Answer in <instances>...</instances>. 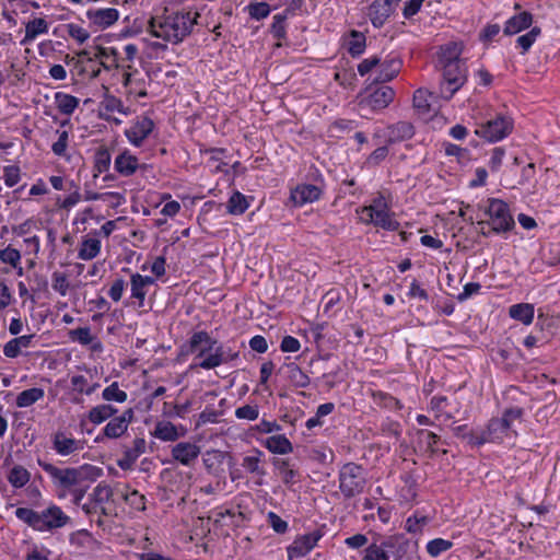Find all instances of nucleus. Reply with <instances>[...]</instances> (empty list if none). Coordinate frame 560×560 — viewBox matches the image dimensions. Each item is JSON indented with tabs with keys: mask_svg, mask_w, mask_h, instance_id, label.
Returning <instances> with one entry per match:
<instances>
[{
	"mask_svg": "<svg viewBox=\"0 0 560 560\" xmlns=\"http://www.w3.org/2000/svg\"><path fill=\"white\" fill-rule=\"evenodd\" d=\"M125 501L132 509L143 511L145 509V497L140 494L137 490H131L124 495Z\"/></svg>",
	"mask_w": 560,
	"mask_h": 560,
	"instance_id": "bf43d9fd",
	"label": "nucleus"
},
{
	"mask_svg": "<svg viewBox=\"0 0 560 560\" xmlns=\"http://www.w3.org/2000/svg\"><path fill=\"white\" fill-rule=\"evenodd\" d=\"M9 483L14 489H21L31 480V472L22 465H14L7 474Z\"/></svg>",
	"mask_w": 560,
	"mask_h": 560,
	"instance_id": "c9c22d12",
	"label": "nucleus"
},
{
	"mask_svg": "<svg viewBox=\"0 0 560 560\" xmlns=\"http://www.w3.org/2000/svg\"><path fill=\"white\" fill-rule=\"evenodd\" d=\"M463 52V47L460 44L455 42L446 43L445 45L441 46L440 52H439V65L444 66L452 63H462L466 62L465 59L460 58Z\"/></svg>",
	"mask_w": 560,
	"mask_h": 560,
	"instance_id": "bb28decb",
	"label": "nucleus"
},
{
	"mask_svg": "<svg viewBox=\"0 0 560 560\" xmlns=\"http://www.w3.org/2000/svg\"><path fill=\"white\" fill-rule=\"evenodd\" d=\"M0 260L3 264L10 265L12 268H18L21 262V253L9 245L5 248L0 249Z\"/></svg>",
	"mask_w": 560,
	"mask_h": 560,
	"instance_id": "603ef678",
	"label": "nucleus"
},
{
	"mask_svg": "<svg viewBox=\"0 0 560 560\" xmlns=\"http://www.w3.org/2000/svg\"><path fill=\"white\" fill-rule=\"evenodd\" d=\"M373 400L378 404L381 407L390 409V410H399L402 408V404L399 399L392 396L388 393L377 390L372 394Z\"/></svg>",
	"mask_w": 560,
	"mask_h": 560,
	"instance_id": "c03bdc74",
	"label": "nucleus"
},
{
	"mask_svg": "<svg viewBox=\"0 0 560 560\" xmlns=\"http://www.w3.org/2000/svg\"><path fill=\"white\" fill-rule=\"evenodd\" d=\"M533 23L532 13L524 11L510 18L504 25L503 32L505 35H514L526 28Z\"/></svg>",
	"mask_w": 560,
	"mask_h": 560,
	"instance_id": "cd10ccee",
	"label": "nucleus"
},
{
	"mask_svg": "<svg viewBox=\"0 0 560 560\" xmlns=\"http://www.w3.org/2000/svg\"><path fill=\"white\" fill-rule=\"evenodd\" d=\"M266 448L273 454H289L293 451L292 443L283 434L271 435L265 442Z\"/></svg>",
	"mask_w": 560,
	"mask_h": 560,
	"instance_id": "72a5a7b5",
	"label": "nucleus"
},
{
	"mask_svg": "<svg viewBox=\"0 0 560 560\" xmlns=\"http://www.w3.org/2000/svg\"><path fill=\"white\" fill-rule=\"evenodd\" d=\"M421 443L425 444L431 455L436 453L434 445L440 441V436L428 430H419L417 432Z\"/></svg>",
	"mask_w": 560,
	"mask_h": 560,
	"instance_id": "4d7b16f0",
	"label": "nucleus"
},
{
	"mask_svg": "<svg viewBox=\"0 0 560 560\" xmlns=\"http://www.w3.org/2000/svg\"><path fill=\"white\" fill-rule=\"evenodd\" d=\"M48 23L43 18H34L33 20L28 21L25 24V35L24 38L21 40V45H28L35 38L42 34L48 33Z\"/></svg>",
	"mask_w": 560,
	"mask_h": 560,
	"instance_id": "c756f323",
	"label": "nucleus"
},
{
	"mask_svg": "<svg viewBox=\"0 0 560 560\" xmlns=\"http://www.w3.org/2000/svg\"><path fill=\"white\" fill-rule=\"evenodd\" d=\"M429 93L427 90L419 89L413 94V106L421 110L422 113H427L430 109V103L428 101Z\"/></svg>",
	"mask_w": 560,
	"mask_h": 560,
	"instance_id": "338daca9",
	"label": "nucleus"
},
{
	"mask_svg": "<svg viewBox=\"0 0 560 560\" xmlns=\"http://www.w3.org/2000/svg\"><path fill=\"white\" fill-rule=\"evenodd\" d=\"M380 540L384 548V551L388 555V559L390 556L396 558H405L404 553L408 547V539L402 534L390 535L387 537H381Z\"/></svg>",
	"mask_w": 560,
	"mask_h": 560,
	"instance_id": "5701e85b",
	"label": "nucleus"
},
{
	"mask_svg": "<svg viewBox=\"0 0 560 560\" xmlns=\"http://www.w3.org/2000/svg\"><path fill=\"white\" fill-rule=\"evenodd\" d=\"M453 547V542L451 540H446L443 538H434L427 544V552L432 558H438L443 552H446Z\"/></svg>",
	"mask_w": 560,
	"mask_h": 560,
	"instance_id": "09e8293b",
	"label": "nucleus"
},
{
	"mask_svg": "<svg viewBox=\"0 0 560 560\" xmlns=\"http://www.w3.org/2000/svg\"><path fill=\"white\" fill-rule=\"evenodd\" d=\"M55 104L58 110L63 115H72L80 104V100L73 95L57 92L55 93Z\"/></svg>",
	"mask_w": 560,
	"mask_h": 560,
	"instance_id": "f704fd0d",
	"label": "nucleus"
},
{
	"mask_svg": "<svg viewBox=\"0 0 560 560\" xmlns=\"http://www.w3.org/2000/svg\"><path fill=\"white\" fill-rule=\"evenodd\" d=\"M151 434L164 442H174L186 434L183 425L176 427L170 421H159Z\"/></svg>",
	"mask_w": 560,
	"mask_h": 560,
	"instance_id": "412c9836",
	"label": "nucleus"
},
{
	"mask_svg": "<svg viewBox=\"0 0 560 560\" xmlns=\"http://www.w3.org/2000/svg\"><path fill=\"white\" fill-rule=\"evenodd\" d=\"M237 358L238 352L224 347L222 343H218L215 348L198 363V366L203 370H211L220 366L221 364L234 361Z\"/></svg>",
	"mask_w": 560,
	"mask_h": 560,
	"instance_id": "4468645a",
	"label": "nucleus"
},
{
	"mask_svg": "<svg viewBox=\"0 0 560 560\" xmlns=\"http://www.w3.org/2000/svg\"><path fill=\"white\" fill-rule=\"evenodd\" d=\"M117 412V409L112 405H97L89 411V420L94 424H101L107 419L112 418Z\"/></svg>",
	"mask_w": 560,
	"mask_h": 560,
	"instance_id": "a19ab883",
	"label": "nucleus"
},
{
	"mask_svg": "<svg viewBox=\"0 0 560 560\" xmlns=\"http://www.w3.org/2000/svg\"><path fill=\"white\" fill-rule=\"evenodd\" d=\"M14 515L19 521L38 533L54 534L72 523L71 517L55 503H49L42 510L18 508Z\"/></svg>",
	"mask_w": 560,
	"mask_h": 560,
	"instance_id": "7ed1b4c3",
	"label": "nucleus"
},
{
	"mask_svg": "<svg viewBox=\"0 0 560 560\" xmlns=\"http://www.w3.org/2000/svg\"><path fill=\"white\" fill-rule=\"evenodd\" d=\"M85 441L78 440L65 431L58 430L51 435V448L59 456L67 457L78 454L84 448Z\"/></svg>",
	"mask_w": 560,
	"mask_h": 560,
	"instance_id": "f8f14e48",
	"label": "nucleus"
},
{
	"mask_svg": "<svg viewBox=\"0 0 560 560\" xmlns=\"http://www.w3.org/2000/svg\"><path fill=\"white\" fill-rule=\"evenodd\" d=\"M339 490L346 499H351L363 492L366 478L364 468L355 463L345 464L338 474Z\"/></svg>",
	"mask_w": 560,
	"mask_h": 560,
	"instance_id": "423d86ee",
	"label": "nucleus"
},
{
	"mask_svg": "<svg viewBox=\"0 0 560 560\" xmlns=\"http://www.w3.org/2000/svg\"><path fill=\"white\" fill-rule=\"evenodd\" d=\"M509 315L511 318L518 320L524 325H529L533 323L535 308L533 304L518 303L510 306Z\"/></svg>",
	"mask_w": 560,
	"mask_h": 560,
	"instance_id": "7c9ffc66",
	"label": "nucleus"
},
{
	"mask_svg": "<svg viewBox=\"0 0 560 560\" xmlns=\"http://www.w3.org/2000/svg\"><path fill=\"white\" fill-rule=\"evenodd\" d=\"M288 19V10L273 15L270 33L276 39H284L287 35L285 21Z\"/></svg>",
	"mask_w": 560,
	"mask_h": 560,
	"instance_id": "a18cd8bd",
	"label": "nucleus"
},
{
	"mask_svg": "<svg viewBox=\"0 0 560 560\" xmlns=\"http://www.w3.org/2000/svg\"><path fill=\"white\" fill-rule=\"evenodd\" d=\"M140 167L142 165L139 164L138 158L129 150H124L114 161L115 171L124 177L132 176Z\"/></svg>",
	"mask_w": 560,
	"mask_h": 560,
	"instance_id": "aec40b11",
	"label": "nucleus"
},
{
	"mask_svg": "<svg viewBox=\"0 0 560 560\" xmlns=\"http://www.w3.org/2000/svg\"><path fill=\"white\" fill-rule=\"evenodd\" d=\"M3 179L8 187L15 186L21 179V170L16 165H8L3 167Z\"/></svg>",
	"mask_w": 560,
	"mask_h": 560,
	"instance_id": "680f3d73",
	"label": "nucleus"
},
{
	"mask_svg": "<svg viewBox=\"0 0 560 560\" xmlns=\"http://www.w3.org/2000/svg\"><path fill=\"white\" fill-rule=\"evenodd\" d=\"M341 292L339 289H330L328 290L322 299V302L324 303L323 312L324 314H336L338 311H340V302H341Z\"/></svg>",
	"mask_w": 560,
	"mask_h": 560,
	"instance_id": "ea45409f",
	"label": "nucleus"
},
{
	"mask_svg": "<svg viewBox=\"0 0 560 560\" xmlns=\"http://www.w3.org/2000/svg\"><path fill=\"white\" fill-rule=\"evenodd\" d=\"M199 16L198 12L191 10H165L163 16L150 20L149 32L165 42L178 44L190 35Z\"/></svg>",
	"mask_w": 560,
	"mask_h": 560,
	"instance_id": "f03ea898",
	"label": "nucleus"
},
{
	"mask_svg": "<svg viewBox=\"0 0 560 560\" xmlns=\"http://www.w3.org/2000/svg\"><path fill=\"white\" fill-rule=\"evenodd\" d=\"M513 130V119L505 115H497L494 118L481 124L475 133L489 142H498L508 137Z\"/></svg>",
	"mask_w": 560,
	"mask_h": 560,
	"instance_id": "1a4fd4ad",
	"label": "nucleus"
},
{
	"mask_svg": "<svg viewBox=\"0 0 560 560\" xmlns=\"http://www.w3.org/2000/svg\"><path fill=\"white\" fill-rule=\"evenodd\" d=\"M394 7L389 0H374L369 7V18L374 27H382L387 19L393 14Z\"/></svg>",
	"mask_w": 560,
	"mask_h": 560,
	"instance_id": "a211bd4d",
	"label": "nucleus"
},
{
	"mask_svg": "<svg viewBox=\"0 0 560 560\" xmlns=\"http://www.w3.org/2000/svg\"><path fill=\"white\" fill-rule=\"evenodd\" d=\"M362 560H388V555L384 551L380 535H375L373 541L365 548Z\"/></svg>",
	"mask_w": 560,
	"mask_h": 560,
	"instance_id": "37998d69",
	"label": "nucleus"
},
{
	"mask_svg": "<svg viewBox=\"0 0 560 560\" xmlns=\"http://www.w3.org/2000/svg\"><path fill=\"white\" fill-rule=\"evenodd\" d=\"M91 26L97 30H106L119 19V11L115 8H92L85 13Z\"/></svg>",
	"mask_w": 560,
	"mask_h": 560,
	"instance_id": "2eb2a0df",
	"label": "nucleus"
},
{
	"mask_svg": "<svg viewBox=\"0 0 560 560\" xmlns=\"http://www.w3.org/2000/svg\"><path fill=\"white\" fill-rule=\"evenodd\" d=\"M267 522L269 526L278 534H284L288 530V523L275 512H268Z\"/></svg>",
	"mask_w": 560,
	"mask_h": 560,
	"instance_id": "69168bd1",
	"label": "nucleus"
},
{
	"mask_svg": "<svg viewBox=\"0 0 560 560\" xmlns=\"http://www.w3.org/2000/svg\"><path fill=\"white\" fill-rule=\"evenodd\" d=\"M259 416V409L257 406L244 405L235 410V417L237 419H244L254 421Z\"/></svg>",
	"mask_w": 560,
	"mask_h": 560,
	"instance_id": "0e129e2a",
	"label": "nucleus"
},
{
	"mask_svg": "<svg viewBox=\"0 0 560 560\" xmlns=\"http://www.w3.org/2000/svg\"><path fill=\"white\" fill-rule=\"evenodd\" d=\"M112 163V155L106 147H100L94 153L93 158V176L97 177L100 174L107 173Z\"/></svg>",
	"mask_w": 560,
	"mask_h": 560,
	"instance_id": "2f4dec72",
	"label": "nucleus"
},
{
	"mask_svg": "<svg viewBox=\"0 0 560 560\" xmlns=\"http://www.w3.org/2000/svg\"><path fill=\"white\" fill-rule=\"evenodd\" d=\"M37 464L50 477L58 499H66L70 492L83 485L93 483L103 474L101 468L89 464L60 468L40 458Z\"/></svg>",
	"mask_w": 560,
	"mask_h": 560,
	"instance_id": "f257e3e1",
	"label": "nucleus"
},
{
	"mask_svg": "<svg viewBox=\"0 0 560 560\" xmlns=\"http://www.w3.org/2000/svg\"><path fill=\"white\" fill-rule=\"evenodd\" d=\"M388 155L387 145L376 148L368 158L366 163L372 166L381 164Z\"/></svg>",
	"mask_w": 560,
	"mask_h": 560,
	"instance_id": "774afa93",
	"label": "nucleus"
},
{
	"mask_svg": "<svg viewBox=\"0 0 560 560\" xmlns=\"http://www.w3.org/2000/svg\"><path fill=\"white\" fill-rule=\"evenodd\" d=\"M282 370L293 386L305 388L310 385L311 378L302 371L298 364L288 363L282 368Z\"/></svg>",
	"mask_w": 560,
	"mask_h": 560,
	"instance_id": "473e14b6",
	"label": "nucleus"
},
{
	"mask_svg": "<svg viewBox=\"0 0 560 560\" xmlns=\"http://www.w3.org/2000/svg\"><path fill=\"white\" fill-rule=\"evenodd\" d=\"M322 537L323 532L319 529L298 536L287 548L289 560L305 557L315 548Z\"/></svg>",
	"mask_w": 560,
	"mask_h": 560,
	"instance_id": "ddd939ff",
	"label": "nucleus"
},
{
	"mask_svg": "<svg viewBox=\"0 0 560 560\" xmlns=\"http://www.w3.org/2000/svg\"><path fill=\"white\" fill-rule=\"evenodd\" d=\"M45 395L43 388L33 387L21 392L16 396L15 404L19 408H27L34 405L36 401L40 400Z\"/></svg>",
	"mask_w": 560,
	"mask_h": 560,
	"instance_id": "4c0bfd02",
	"label": "nucleus"
},
{
	"mask_svg": "<svg viewBox=\"0 0 560 560\" xmlns=\"http://www.w3.org/2000/svg\"><path fill=\"white\" fill-rule=\"evenodd\" d=\"M58 140L52 143L51 151L57 156H65L69 143V131L68 130H57Z\"/></svg>",
	"mask_w": 560,
	"mask_h": 560,
	"instance_id": "864d4df0",
	"label": "nucleus"
},
{
	"mask_svg": "<svg viewBox=\"0 0 560 560\" xmlns=\"http://www.w3.org/2000/svg\"><path fill=\"white\" fill-rule=\"evenodd\" d=\"M511 433L510 423L505 419L492 418L482 430L470 431L469 444L481 446L486 443H500Z\"/></svg>",
	"mask_w": 560,
	"mask_h": 560,
	"instance_id": "0eeeda50",
	"label": "nucleus"
},
{
	"mask_svg": "<svg viewBox=\"0 0 560 560\" xmlns=\"http://www.w3.org/2000/svg\"><path fill=\"white\" fill-rule=\"evenodd\" d=\"M415 135V127L409 121H398L386 129V143L394 144L409 140Z\"/></svg>",
	"mask_w": 560,
	"mask_h": 560,
	"instance_id": "6ab92c4d",
	"label": "nucleus"
},
{
	"mask_svg": "<svg viewBox=\"0 0 560 560\" xmlns=\"http://www.w3.org/2000/svg\"><path fill=\"white\" fill-rule=\"evenodd\" d=\"M172 457L184 466H191L200 454V447L190 442H179L172 447Z\"/></svg>",
	"mask_w": 560,
	"mask_h": 560,
	"instance_id": "f3484780",
	"label": "nucleus"
},
{
	"mask_svg": "<svg viewBox=\"0 0 560 560\" xmlns=\"http://www.w3.org/2000/svg\"><path fill=\"white\" fill-rule=\"evenodd\" d=\"M155 280L149 276H142L140 273H133L130 278V291L131 298L138 301V307L144 306V300L147 295V287L153 284Z\"/></svg>",
	"mask_w": 560,
	"mask_h": 560,
	"instance_id": "393cba45",
	"label": "nucleus"
},
{
	"mask_svg": "<svg viewBox=\"0 0 560 560\" xmlns=\"http://www.w3.org/2000/svg\"><path fill=\"white\" fill-rule=\"evenodd\" d=\"M249 16L254 20H262L270 13V7L266 2H256L248 5Z\"/></svg>",
	"mask_w": 560,
	"mask_h": 560,
	"instance_id": "052dcab7",
	"label": "nucleus"
},
{
	"mask_svg": "<svg viewBox=\"0 0 560 560\" xmlns=\"http://www.w3.org/2000/svg\"><path fill=\"white\" fill-rule=\"evenodd\" d=\"M540 32L541 31L538 26H534L526 34L517 37L516 43L522 48V54H525L529 50L532 45L536 42L537 37L540 35Z\"/></svg>",
	"mask_w": 560,
	"mask_h": 560,
	"instance_id": "3c124183",
	"label": "nucleus"
},
{
	"mask_svg": "<svg viewBox=\"0 0 560 560\" xmlns=\"http://www.w3.org/2000/svg\"><path fill=\"white\" fill-rule=\"evenodd\" d=\"M442 80L440 82V96L443 100H451L456 92L466 83L468 67L466 62L441 66Z\"/></svg>",
	"mask_w": 560,
	"mask_h": 560,
	"instance_id": "39448f33",
	"label": "nucleus"
},
{
	"mask_svg": "<svg viewBox=\"0 0 560 560\" xmlns=\"http://www.w3.org/2000/svg\"><path fill=\"white\" fill-rule=\"evenodd\" d=\"M35 337H36L35 334H31V335H23L20 337H15V338L9 340L3 346L4 357H7L9 359L18 358L21 354V349L31 347Z\"/></svg>",
	"mask_w": 560,
	"mask_h": 560,
	"instance_id": "c85d7f7f",
	"label": "nucleus"
},
{
	"mask_svg": "<svg viewBox=\"0 0 560 560\" xmlns=\"http://www.w3.org/2000/svg\"><path fill=\"white\" fill-rule=\"evenodd\" d=\"M485 213L488 219L478 222L479 225H488L494 234H505L515 228V221L511 213L509 205L498 198H489L487 200Z\"/></svg>",
	"mask_w": 560,
	"mask_h": 560,
	"instance_id": "20e7f679",
	"label": "nucleus"
},
{
	"mask_svg": "<svg viewBox=\"0 0 560 560\" xmlns=\"http://www.w3.org/2000/svg\"><path fill=\"white\" fill-rule=\"evenodd\" d=\"M249 208L247 198L242 192L235 190L226 202V212L233 215H241Z\"/></svg>",
	"mask_w": 560,
	"mask_h": 560,
	"instance_id": "e433bc0d",
	"label": "nucleus"
},
{
	"mask_svg": "<svg viewBox=\"0 0 560 560\" xmlns=\"http://www.w3.org/2000/svg\"><path fill=\"white\" fill-rule=\"evenodd\" d=\"M101 250V241L97 238H84L78 253V257L82 260H91L95 258Z\"/></svg>",
	"mask_w": 560,
	"mask_h": 560,
	"instance_id": "79ce46f5",
	"label": "nucleus"
},
{
	"mask_svg": "<svg viewBox=\"0 0 560 560\" xmlns=\"http://www.w3.org/2000/svg\"><path fill=\"white\" fill-rule=\"evenodd\" d=\"M402 62L397 57H387L381 59L378 63V74L375 78L376 82L385 83L392 81L400 71Z\"/></svg>",
	"mask_w": 560,
	"mask_h": 560,
	"instance_id": "a878e982",
	"label": "nucleus"
},
{
	"mask_svg": "<svg viewBox=\"0 0 560 560\" xmlns=\"http://www.w3.org/2000/svg\"><path fill=\"white\" fill-rule=\"evenodd\" d=\"M365 36L358 31H352L348 43V51L352 57H359L365 49Z\"/></svg>",
	"mask_w": 560,
	"mask_h": 560,
	"instance_id": "49530a36",
	"label": "nucleus"
},
{
	"mask_svg": "<svg viewBox=\"0 0 560 560\" xmlns=\"http://www.w3.org/2000/svg\"><path fill=\"white\" fill-rule=\"evenodd\" d=\"M102 397L106 401L124 402L127 400V393L119 389L118 383L113 382L109 386L104 388Z\"/></svg>",
	"mask_w": 560,
	"mask_h": 560,
	"instance_id": "8fccbe9b",
	"label": "nucleus"
},
{
	"mask_svg": "<svg viewBox=\"0 0 560 560\" xmlns=\"http://www.w3.org/2000/svg\"><path fill=\"white\" fill-rule=\"evenodd\" d=\"M69 338L82 346H88L93 341L90 327H79L69 331Z\"/></svg>",
	"mask_w": 560,
	"mask_h": 560,
	"instance_id": "5fc2aeb1",
	"label": "nucleus"
},
{
	"mask_svg": "<svg viewBox=\"0 0 560 560\" xmlns=\"http://www.w3.org/2000/svg\"><path fill=\"white\" fill-rule=\"evenodd\" d=\"M313 184H299L290 191V199L294 206L302 207L306 203H312L323 195L325 183L323 175L317 168H314Z\"/></svg>",
	"mask_w": 560,
	"mask_h": 560,
	"instance_id": "6e6552de",
	"label": "nucleus"
},
{
	"mask_svg": "<svg viewBox=\"0 0 560 560\" xmlns=\"http://www.w3.org/2000/svg\"><path fill=\"white\" fill-rule=\"evenodd\" d=\"M363 212L369 217L366 222H371L375 226L387 231H396L399 228L398 221L387 211V206L382 197L375 199L373 205L365 206Z\"/></svg>",
	"mask_w": 560,
	"mask_h": 560,
	"instance_id": "9d476101",
	"label": "nucleus"
},
{
	"mask_svg": "<svg viewBox=\"0 0 560 560\" xmlns=\"http://www.w3.org/2000/svg\"><path fill=\"white\" fill-rule=\"evenodd\" d=\"M260 458L258 455H248L243 458L242 467L252 474L260 476L265 475V471L260 468Z\"/></svg>",
	"mask_w": 560,
	"mask_h": 560,
	"instance_id": "e2e57ef3",
	"label": "nucleus"
},
{
	"mask_svg": "<svg viewBox=\"0 0 560 560\" xmlns=\"http://www.w3.org/2000/svg\"><path fill=\"white\" fill-rule=\"evenodd\" d=\"M145 440L136 438L133 445L124 451L122 456L117 460V465L122 470H129L133 467L137 459L145 452Z\"/></svg>",
	"mask_w": 560,
	"mask_h": 560,
	"instance_id": "4be33fe9",
	"label": "nucleus"
},
{
	"mask_svg": "<svg viewBox=\"0 0 560 560\" xmlns=\"http://www.w3.org/2000/svg\"><path fill=\"white\" fill-rule=\"evenodd\" d=\"M218 343L219 341L212 338L207 331H196L191 335L189 339V351L195 352L201 345H203V347L199 350L197 357L205 358L215 348Z\"/></svg>",
	"mask_w": 560,
	"mask_h": 560,
	"instance_id": "b1692460",
	"label": "nucleus"
},
{
	"mask_svg": "<svg viewBox=\"0 0 560 560\" xmlns=\"http://www.w3.org/2000/svg\"><path fill=\"white\" fill-rule=\"evenodd\" d=\"M68 32V35L77 40L79 44H84L90 38V33L78 24L69 23L63 25Z\"/></svg>",
	"mask_w": 560,
	"mask_h": 560,
	"instance_id": "6e6d98bb",
	"label": "nucleus"
},
{
	"mask_svg": "<svg viewBox=\"0 0 560 560\" xmlns=\"http://www.w3.org/2000/svg\"><path fill=\"white\" fill-rule=\"evenodd\" d=\"M112 488L108 485L101 482L94 488L93 492L90 494L89 500H91L95 504H104L107 503L112 499Z\"/></svg>",
	"mask_w": 560,
	"mask_h": 560,
	"instance_id": "de8ad7c7",
	"label": "nucleus"
},
{
	"mask_svg": "<svg viewBox=\"0 0 560 560\" xmlns=\"http://www.w3.org/2000/svg\"><path fill=\"white\" fill-rule=\"evenodd\" d=\"M395 97V91L388 85L370 88L366 95L362 98V107L378 112L386 108Z\"/></svg>",
	"mask_w": 560,
	"mask_h": 560,
	"instance_id": "9b49d317",
	"label": "nucleus"
},
{
	"mask_svg": "<svg viewBox=\"0 0 560 560\" xmlns=\"http://www.w3.org/2000/svg\"><path fill=\"white\" fill-rule=\"evenodd\" d=\"M128 429V419L126 417L113 418L103 429L104 435L108 439L120 438Z\"/></svg>",
	"mask_w": 560,
	"mask_h": 560,
	"instance_id": "58836bf2",
	"label": "nucleus"
},
{
	"mask_svg": "<svg viewBox=\"0 0 560 560\" xmlns=\"http://www.w3.org/2000/svg\"><path fill=\"white\" fill-rule=\"evenodd\" d=\"M153 129V120L147 116H143L138 118L128 129L125 130V136L132 145L139 148L150 136Z\"/></svg>",
	"mask_w": 560,
	"mask_h": 560,
	"instance_id": "dca6fc26",
	"label": "nucleus"
},
{
	"mask_svg": "<svg viewBox=\"0 0 560 560\" xmlns=\"http://www.w3.org/2000/svg\"><path fill=\"white\" fill-rule=\"evenodd\" d=\"M52 289L62 296L67 295L69 281L66 273L59 271H55L52 273Z\"/></svg>",
	"mask_w": 560,
	"mask_h": 560,
	"instance_id": "13d9d810",
	"label": "nucleus"
}]
</instances>
